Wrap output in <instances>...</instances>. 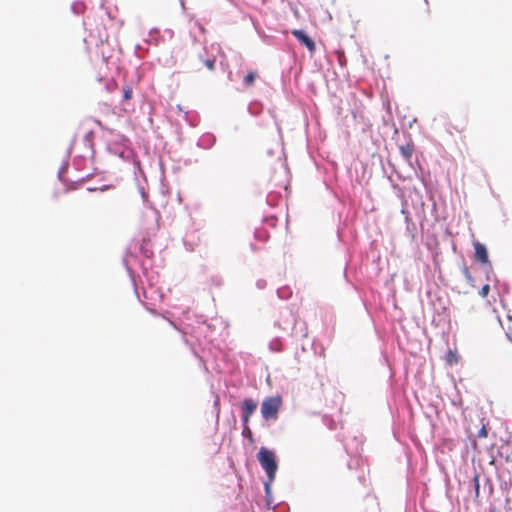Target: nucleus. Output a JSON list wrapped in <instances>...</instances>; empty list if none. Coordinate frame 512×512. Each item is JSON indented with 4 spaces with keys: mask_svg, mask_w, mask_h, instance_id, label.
I'll return each instance as SVG.
<instances>
[{
    "mask_svg": "<svg viewBox=\"0 0 512 512\" xmlns=\"http://www.w3.org/2000/svg\"><path fill=\"white\" fill-rule=\"evenodd\" d=\"M138 250L143 258L150 259L153 256V251L150 245V239L143 237Z\"/></svg>",
    "mask_w": 512,
    "mask_h": 512,
    "instance_id": "6ab92c4d",
    "label": "nucleus"
},
{
    "mask_svg": "<svg viewBox=\"0 0 512 512\" xmlns=\"http://www.w3.org/2000/svg\"><path fill=\"white\" fill-rule=\"evenodd\" d=\"M282 200L280 192L270 191L266 196V202L270 207H276Z\"/></svg>",
    "mask_w": 512,
    "mask_h": 512,
    "instance_id": "393cba45",
    "label": "nucleus"
},
{
    "mask_svg": "<svg viewBox=\"0 0 512 512\" xmlns=\"http://www.w3.org/2000/svg\"><path fill=\"white\" fill-rule=\"evenodd\" d=\"M292 293H293L292 289L288 285L279 287L276 290V294H277L278 298L281 299V300H288V299H290V297L292 296Z\"/></svg>",
    "mask_w": 512,
    "mask_h": 512,
    "instance_id": "c85d7f7f",
    "label": "nucleus"
},
{
    "mask_svg": "<svg viewBox=\"0 0 512 512\" xmlns=\"http://www.w3.org/2000/svg\"><path fill=\"white\" fill-rule=\"evenodd\" d=\"M111 187H112L111 184H104V185L98 187V191L104 192V191L110 189Z\"/></svg>",
    "mask_w": 512,
    "mask_h": 512,
    "instance_id": "052dcab7",
    "label": "nucleus"
},
{
    "mask_svg": "<svg viewBox=\"0 0 512 512\" xmlns=\"http://www.w3.org/2000/svg\"><path fill=\"white\" fill-rule=\"evenodd\" d=\"M500 489L502 491L503 494L506 495V502H509V492L510 490L512 489V478H511V475L509 474V478L508 480H505L503 479L502 477H500Z\"/></svg>",
    "mask_w": 512,
    "mask_h": 512,
    "instance_id": "a878e982",
    "label": "nucleus"
},
{
    "mask_svg": "<svg viewBox=\"0 0 512 512\" xmlns=\"http://www.w3.org/2000/svg\"><path fill=\"white\" fill-rule=\"evenodd\" d=\"M394 194L400 200L401 205L403 203L408 204V200H407V186L394 187Z\"/></svg>",
    "mask_w": 512,
    "mask_h": 512,
    "instance_id": "c756f323",
    "label": "nucleus"
},
{
    "mask_svg": "<svg viewBox=\"0 0 512 512\" xmlns=\"http://www.w3.org/2000/svg\"><path fill=\"white\" fill-rule=\"evenodd\" d=\"M265 508L273 512H290V506L285 501L274 503L272 487H270V494L264 493Z\"/></svg>",
    "mask_w": 512,
    "mask_h": 512,
    "instance_id": "9d476101",
    "label": "nucleus"
},
{
    "mask_svg": "<svg viewBox=\"0 0 512 512\" xmlns=\"http://www.w3.org/2000/svg\"><path fill=\"white\" fill-rule=\"evenodd\" d=\"M494 487L492 480L487 476L483 475L482 491L485 495L490 496L493 493Z\"/></svg>",
    "mask_w": 512,
    "mask_h": 512,
    "instance_id": "7c9ffc66",
    "label": "nucleus"
},
{
    "mask_svg": "<svg viewBox=\"0 0 512 512\" xmlns=\"http://www.w3.org/2000/svg\"><path fill=\"white\" fill-rule=\"evenodd\" d=\"M445 361L447 365L457 364L459 361V355L456 349H448L445 355Z\"/></svg>",
    "mask_w": 512,
    "mask_h": 512,
    "instance_id": "cd10ccee",
    "label": "nucleus"
},
{
    "mask_svg": "<svg viewBox=\"0 0 512 512\" xmlns=\"http://www.w3.org/2000/svg\"><path fill=\"white\" fill-rule=\"evenodd\" d=\"M132 88L130 86L123 87V100L127 101L132 98Z\"/></svg>",
    "mask_w": 512,
    "mask_h": 512,
    "instance_id": "49530a36",
    "label": "nucleus"
},
{
    "mask_svg": "<svg viewBox=\"0 0 512 512\" xmlns=\"http://www.w3.org/2000/svg\"><path fill=\"white\" fill-rule=\"evenodd\" d=\"M254 237L258 241L266 242L268 241L270 235L269 232L264 228H256L254 231Z\"/></svg>",
    "mask_w": 512,
    "mask_h": 512,
    "instance_id": "473e14b6",
    "label": "nucleus"
},
{
    "mask_svg": "<svg viewBox=\"0 0 512 512\" xmlns=\"http://www.w3.org/2000/svg\"><path fill=\"white\" fill-rule=\"evenodd\" d=\"M258 77V72L256 70H250L248 73L243 77V86L244 87H251L254 85L256 79Z\"/></svg>",
    "mask_w": 512,
    "mask_h": 512,
    "instance_id": "bb28decb",
    "label": "nucleus"
},
{
    "mask_svg": "<svg viewBox=\"0 0 512 512\" xmlns=\"http://www.w3.org/2000/svg\"><path fill=\"white\" fill-rule=\"evenodd\" d=\"M87 191H88V192H95V191H98V187H88V188H87Z\"/></svg>",
    "mask_w": 512,
    "mask_h": 512,
    "instance_id": "69168bd1",
    "label": "nucleus"
},
{
    "mask_svg": "<svg viewBox=\"0 0 512 512\" xmlns=\"http://www.w3.org/2000/svg\"><path fill=\"white\" fill-rule=\"evenodd\" d=\"M426 248L431 252L433 262L435 265H437V257L439 256L440 249H439V240L436 234H430L426 237L425 241Z\"/></svg>",
    "mask_w": 512,
    "mask_h": 512,
    "instance_id": "4468645a",
    "label": "nucleus"
},
{
    "mask_svg": "<svg viewBox=\"0 0 512 512\" xmlns=\"http://www.w3.org/2000/svg\"><path fill=\"white\" fill-rule=\"evenodd\" d=\"M451 404L457 408H461L463 405V400L460 393L457 391L455 396L451 398Z\"/></svg>",
    "mask_w": 512,
    "mask_h": 512,
    "instance_id": "37998d69",
    "label": "nucleus"
},
{
    "mask_svg": "<svg viewBox=\"0 0 512 512\" xmlns=\"http://www.w3.org/2000/svg\"><path fill=\"white\" fill-rule=\"evenodd\" d=\"M482 268H483V271L485 273V278L487 281H490L491 280V276L494 277V271H493V266H492V263L489 262V264H483L481 265Z\"/></svg>",
    "mask_w": 512,
    "mask_h": 512,
    "instance_id": "58836bf2",
    "label": "nucleus"
},
{
    "mask_svg": "<svg viewBox=\"0 0 512 512\" xmlns=\"http://www.w3.org/2000/svg\"><path fill=\"white\" fill-rule=\"evenodd\" d=\"M490 292V285L488 283H485L481 289L479 290L478 294L482 297V298H486L488 296Z\"/></svg>",
    "mask_w": 512,
    "mask_h": 512,
    "instance_id": "de8ad7c7",
    "label": "nucleus"
},
{
    "mask_svg": "<svg viewBox=\"0 0 512 512\" xmlns=\"http://www.w3.org/2000/svg\"><path fill=\"white\" fill-rule=\"evenodd\" d=\"M267 286V281L264 279H258L256 281V287L260 290L265 289Z\"/></svg>",
    "mask_w": 512,
    "mask_h": 512,
    "instance_id": "5fc2aeb1",
    "label": "nucleus"
},
{
    "mask_svg": "<svg viewBox=\"0 0 512 512\" xmlns=\"http://www.w3.org/2000/svg\"><path fill=\"white\" fill-rule=\"evenodd\" d=\"M388 181L390 182L391 188L394 191V187H402L399 185L396 180L394 179V176L392 174L387 176Z\"/></svg>",
    "mask_w": 512,
    "mask_h": 512,
    "instance_id": "864d4df0",
    "label": "nucleus"
},
{
    "mask_svg": "<svg viewBox=\"0 0 512 512\" xmlns=\"http://www.w3.org/2000/svg\"><path fill=\"white\" fill-rule=\"evenodd\" d=\"M461 271H462V274L463 276L465 277L466 281L468 282V284L472 287H475V279L474 277L471 275L470 271H469V268L466 266V264H463L462 267H461Z\"/></svg>",
    "mask_w": 512,
    "mask_h": 512,
    "instance_id": "e433bc0d",
    "label": "nucleus"
},
{
    "mask_svg": "<svg viewBox=\"0 0 512 512\" xmlns=\"http://www.w3.org/2000/svg\"><path fill=\"white\" fill-rule=\"evenodd\" d=\"M106 150L110 154L115 155L122 160L131 162L134 169V175L137 177L138 173L141 174L143 176L144 182H146V176L144 170L142 169L141 161L139 160L136 152L131 147V141L126 135L117 133L114 140L107 142Z\"/></svg>",
    "mask_w": 512,
    "mask_h": 512,
    "instance_id": "f03ea898",
    "label": "nucleus"
},
{
    "mask_svg": "<svg viewBox=\"0 0 512 512\" xmlns=\"http://www.w3.org/2000/svg\"><path fill=\"white\" fill-rule=\"evenodd\" d=\"M216 136L211 132L203 133L197 140L196 146L201 149L209 150L216 144Z\"/></svg>",
    "mask_w": 512,
    "mask_h": 512,
    "instance_id": "dca6fc26",
    "label": "nucleus"
},
{
    "mask_svg": "<svg viewBox=\"0 0 512 512\" xmlns=\"http://www.w3.org/2000/svg\"><path fill=\"white\" fill-rule=\"evenodd\" d=\"M407 192L409 194V197H411L413 206L416 208V205L418 203L420 206V209L422 210V212H424L425 203L423 201V197H422L420 190L415 186H412V187L407 186Z\"/></svg>",
    "mask_w": 512,
    "mask_h": 512,
    "instance_id": "f3484780",
    "label": "nucleus"
},
{
    "mask_svg": "<svg viewBox=\"0 0 512 512\" xmlns=\"http://www.w3.org/2000/svg\"><path fill=\"white\" fill-rule=\"evenodd\" d=\"M488 436V428L487 425L482 423L481 428L478 430L476 434V438H486Z\"/></svg>",
    "mask_w": 512,
    "mask_h": 512,
    "instance_id": "c03bdc74",
    "label": "nucleus"
},
{
    "mask_svg": "<svg viewBox=\"0 0 512 512\" xmlns=\"http://www.w3.org/2000/svg\"><path fill=\"white\" fill-rule=\"evenodd\" d=\"M482 490L481 475L474 470V475L469 483V493L473 495L474 501L479 502Z\"/></svg>",
    "mask_w": 512,
    "mask_h": 512,
    "instance_id": "ddd939ff",
    "label": "nucleus"
},
{
    "mask_svg": "<svg viewBox=\"0 0 512 512\" xmlns=\"http://www.w3.org/2000/svg\"><path fill=\"white\" fill-rule=\"evenodd\" d=\"M83 144L90 151L91 157H93L94 154H95V150H94V131L93 130H89V131H87L85 133V135L83 137Z\"/></svg>",
    "mask_w": 512,
    "mask_h": 512,
    "instance_id": "412c9836",
    "label": "nucleus"
},
{
    "mask_svg": "<svg viewBox=\"0 0 512 512\" xmlns=\"http://www.w3.org/2000/svg\"><path fill=\"white\" fill-rule=\"evenodd\" d=\"M473 248H474V257L478 263L483 265V264H489V262H491L489 259L488 249L484 243H481L479 241H474Z\"/></svg>",
    "mask_w": 512,
    "mask_h": 512,
    "instance_id": "f8f14e48",
    "label": "nucleus"
},
{
    "mask_svg": "<svg viewBox=\"0 0 512 512\" xmlns=\"http://www.w3.org/2000/svg\"><path fill=\"white\" fill-rule=\"evenodd\" d=\"M413 151H414V143L412 142V140H410L405 145L399 146V152H400L401 157L410 167H412L414 169L415 175L417 176V178H419V180L421 181V183L425 189L427 198L432 202L431 211H432V214H434L437 211V204L435 201V192H436V188H437V181L432 177L429 170H425L419 164H418L417 168H414L413 160H412Z\"/></svg>",
    "mask_w": 512,
    "mask_h": 512,
    "instance_id": "f257e3e1",
    "label": "nucleus"
},
{
    "mask_svg": "<svg viewBox=\"0 0 512 512\" xmlns=\"http://www.w3.org/2000/svg\"><path fill=\"white\" fill-rule=\"evenodd\" d=\"M100 10L106 16V21L104 19L101 20V24L104 30L112 28L114 25V16L112 15V12L110 10L104 9L102 4Z\"/></svg>",
    "mask_w": 512,
    "mask_h": 512,
    "instance_id": "b1692460",
    "label": "nucleus"
},
{
    "mask_svg": "<svg viewBox=\"0 0 512 512\" xmlns=\"http://www.w3.org/2000/svg\"><path fill=\"white\" fill-rule=\"evenodd\" d=\"M405 223V232L404 236L410 239V242H414L417 236V225L411 218H407L404 220Z\"/></svg>",
    "mask_w": 512,
    "mask_h": 512,
    "instance_id": "a211bd4d",
    "label": "nucleus"
},
{
    "mask_svg": "<svg viewBox=\"0 0 512 512\" xmlns=\"http://www.w3.org/2000/svg\"><path fill=\"white\" fill-rule=\"evenodd\" d=\"M388 166L391 168V174L395 175L397 180L405 182L412 179L411 176H404L402 173H400L391 161H388Z\"/></svg>",
    "mask_w": 512,
    "mask_h": 512,
    "instance_id": "72a5a7b5",
    "label": "nucleus"
},
{
    "mask_svg": "<svg viewBox=\"0 0 512 512\" xmlns=\"http://www.w3.org/2000/svg\"><path fill=\"white\" fill-rule=\"evenodd\" d=\"M505 336L512 343V325H509L507 329H505Z\"/></svg>",
    "mask_w": 512,
    "mask_h": 512,
    "instance_id": "6e6d98bb",
    "label": "nucleus"
},
{
    "mask_svg": "<svg viewBox=\"0 0 512 512\" xmlns=\"http://www.w3.org/2000/svg\"><path fill=\"white\" fill-rule=\"evenodd\" d=\"M499 289H500L498 291L499 296H501V294L507 295L510 292V287H509V284L507 282H503Z\"/></svg>",
    "mask_w": 512,
    "mask_h": 512,
    "instance_id": "8fccbe9b",
    "label": "nucleus"
},
{
    "mask_svg": "<svg viewBox=\"0 0 512 512\" xmlns=\"http://www.w3.org/2000/svg\"><path fill=\"white\" fill-rule=\"evenodd\" d=\"M275 125H276L278 133L281 134V126H280V124L278 123L277 120H275Z\"/></svg>",
    "mask_w": 512,
    "mask_h": 512,
    "instance_id": "0e129e2a",
    "label": "nucleus"
},
{
    "mask_svg": "<svg viewBox=\"0 0 512 512\" xmlns=\"http://www.w3.org/2000/svg\"><path fill=\"white\" fill-rule=\"evenodd\" d=\"M200 61L206 66V68L210 71L215 70L216 57L215 56H207L206 49H203L202 52L199 53Z\"/></svg>",
    "mask_w": 512,
    "mask_h": 512,
    "instance_id": "aec40b11",
    "label": "nucleus"
},
{
    "mask_svg": "<svg viewBox=\"0 0 512 512\" xmlns=\"http://www.w3.org/2000/svg\"><path fill=\"white\" fill-rule=\"evenodd\" d=\"M427 296L430 300V304L433 307V311L435 314H437L441 319H449L450 318V311H449V304L450 300L447 297V295L435 292L432 293V291H427Z\"/></svg>",
    "mask_w": 512,
    "mask_h": 512,
    "instance_id": "39448f33",
    "label": "nucleus"
},
{
    "mask_svg": "<svg viewBox=\"0 0 512 512\" xmlns=\"http://www.w3.org/2000/svg\"><path fill=\"white\" fill-rule=\"evenodd\" d=\"M138 176H141L142 178H143V176L138 173L137 178L135 177V180L137 181L138 191H139L141 198L145 204L148 201V193L145 190V187L143 186V184L138 180Z\"/></svg>",
    "mask_w": 512,
    "mask_h": 512,
    "instance_id": "4c0bfd02",
    "label": "nucleus"
},
{
    "mask_svg": "<svg viewBox=\"0 0 512 512\" xmlns=\"http://www.w3.org/2000/svg\"><path fill=\"white\" fill-rule=\"evenodd\" d=\"M83 158H84L83 155H77V156L74 157L73 164H74L76 169H78V165H79L78 161L83 159Z\"/></svg>",
    "mask_w": 512,
    "mask_h": 512,
    "instance_id": "4d7b16f0",
    "label": "nucleus"
},
{
    "mask_svg": "<svg viewBox=\"0 0 512 512\" xmlns=\"http://www.w3.org/2000/svg\"><path fill=\"white\" fill-rule=\"evenodd\" d=\"M292 35L296 38V40L306 47V49L313 54L316 50V43L313 38L308 34V32L304 29H294L292 30Z\"/></svg>",
    "mask_w": 512,
    "mask_h": 512,
    "instance_id": "1a4fd4ad",
    "label": "nucleus"
},
{
    "mask_svg": "<svg viewBox=\"0 0 512 512\" xmlns=\"http://www.w3.org/2000/svg\"><path fill=\"white\" fill-rule=\"evenodd\" d=\"M196 323H197V326H192L191 327V332L196 334L197 337H204L205 339H207L208 341H213L215 339V336H216V325L211 322V321H208V319L203 316V315H199V316H196Z\"/></svg>",
    "mask_w": 512,
    "mask_h": 512,
    "instance_id": "0eeeda50",
    "label": "nucleus"
},
{
    "mask_svg": "<svg viewBox=\"0 0 512 512\" xmlns=\"http://www.w3.org/2000/svg\"><path fill=\"white\" fill-rule=\"evenodd\" d=\"M269 114L274 120H277L273 110H269Z\"/></svg>",
    "mask_w": 512,
    "mask_h": 512,
    "instance_id": "774afa93",
    "label": "nucleus"
},
{
    "mask_svg": "<svg viewBox=\"0 0 512 512\" xmlns=\"http://www.w3.org/2000/svg\"><path fill=\"white\" fill-rule=\"evenodd\" d=\"M69 166L68 159H64L57 173L58 180L66 186V190H75L78 189L82 183L89 180L92 174H87L86 176L79 177L76 180H70L63 176V174L67 171Z\"/></svg>",
    "mask_w": 512,
    "mask_h": 512,
    "instance_id": "6e6552de",
    "label": "nucleus"
},
{
    "mask_svg": "<svg viewBox=\"0 0 512 512\" xmlns=\"http://www.w3.org/2000/svg\"><path fill=\"white\" fill-rule=\"evenodd\" d=\"M500 304L504 310L508 309L507 303L504 299L500 298Z\"/></svg>",
    "mask_w": 512,
    "mask_h": 512,
    "instance_id": "680f3d73",
    "label": "nucleus"
},
{
    "mask_svg": "<svg viewBox=\"0 0 512 512\" xmlns=\"http://www.w3.org/2000/svg\"><path fill=\"white\" fill-rule=\"evenodd\" d=\"M91 120H92L96 125H98L101 129H106V127L104 126V124L102 123V121H101V120L96 119V118H91Z\"/></svg>",
    "mask_w": 512,
    "mask_h": 512,
    "instance_id": "13d9d810",
    "label": "nucleus"
},
{
    "mask_svg": "<svg viewBox=\"0 0 512 512\" xmlns=\"http://www.w3.org/2000/svg\"><path fill=\"white\" fill-rule=\"evenodd\" d=\"M210 282L213 286L220 288L223 285V278L221 275H212L210 278Z\"/></svg>",
    "mask_w": 512,
    "mask_h": 512,
    "instance_id": "79ce46f5",
    "label": "nucleus"
},
{
    "mask_svg": "<svg viewBox=\"0 0 512 512\" xmlns=\"http://www.w3.org/2000/svg\"><path fill=\"white\" fill-rule=\"evenodd\" d=\"M469 450H470V447H469L468 441L465 439L464 445H463V448L461 451V456L463 458H467L469 456Z\"/></svg>",
    "mask_w": 512,
    "mask_h": 512,
    "instance_id": "603ef678",
    "label": "nucleus"
},
{
    "mask_svg": "<svg viewBox=\"0 0 512 512\" xmlns=\"http://www.w3.org/2000/svg\"><path fill=\"white\" fill-rule=\"evenodd\" d=\"M491 461L493 463L496 460V457H500L505 460V462H512V451L509 447V440H506L504 444L498 447L496 450L494 447L490 449Z\"/></svg>",
    "mask_w": 512,
    "mask_h": 512,
    "instance_id": "9b49d317",
    "label": "nucleus"
},
{
    "mask_svg": "<svg viewBox=\"0 0 512 512\" xmlns=\"http://www.w3.org/2000/svg\"><path fill=\"white\" fill-rule=\"evenodd\" d=\"M263 109H264V105L259 100L251 101L247 108L248 113L252 116H259L263 112Z\"/></svg>",
    "mask_w": 512,
    "mask_h": 512,
    "instance_id": "4be33fe9",
    "label": "nucleus"
},
{
    "mask_svg": "<svg viewBox=\"0 0 512 512\" xmlns=\"http://www.w3.org/2000/svg\"><path fill=\"white\" fill-rule=\"evenodd\" d=\"M326 189L332 194V196L341 204L345 203L344 196L335 190L330 184L324 182Z\"/></svg>",
    "mask_w": 512,
    "mask_h": 512,
    "instance_id": "c9c22d12",
    "label": "nucleus"
},
{
    "mask_svg": "<svg viewBox=\"0 0 512 512\" xmlns=\"http://www.w3.org/2000/svg\"><path fill=\"white\" fill-rule=\"evenodd\" d=\"M291 317H292V324L295 326V325H296V322H297L296 316H294V315L291 313Z\"/></svg>",
    "mask_w": 512,
    "mask_h": 512,
    "instance_id": "338daca9",
    "label": "nucleus"
},
{
    "mask_svg": "<svg viewBox=\"0 0 512 512\" xmlns=\"http://www.w3.org/2000/svg\"><path fill=\"white\" fill-rule=\"evenodd\" d=\"M466 440L468 441L470 449H472L473 451H476L477 447H478L476 437L473 434L469 433L466 437Z\"/></svg>",
    "mask_w": 512,
    "mask_h": 512,
    "instance_id": "a19ab883",
    "label": "nucleus"
},
{
    "mask_svg": "<svg viewBox=\"0 0 512 512\" xmlns=\"http://www.w3.org/2000/svg\"><path fill=\"white\" fill-rule=\"evenodd\" d=\"M256 458L266 474V480L263 482L264 493L270 494V487L276 478V473L279 468V459L276 452L266 446H261L258 449Z\"/></svg>",
    "mask_w": 512,
    "mask_h": 512,
    "instance_id": "20e7f679",
    "label": "nucleus"
},
{
    "mask_svg": "<svg viewBox=\"0 0 512 512\" xmlns=\"http://www.w3.org/2000/svg\"><path fill=\"white\" fill-rule=\"evenodd\" d=\"M449 237H451V232L448 227H445L444 238H449Z\"/></svg>",
    "mask_w": 512,
    "mask_h": 512,
    "instance_id": "e2e57ef3",
    "label": "nucleus"
},
{
    "mask_svg": "<svg viewBox=\"0 0 512 512\" xmlns=\"http://www.w3.org/2000/svg\"><path fill=\"white\" fill-rule=\"evenodd\" d=\"M185 120L191 127H196L199 124L200 118L196 112L190 113L185 111Z\"/></svg>",
    "mask_w": 512,
    "mask_h": 512,
    "instance_id": "2f4dec72",
    "label": "nucleus"
},
{
    "mask_svg": "<svg viewBox=\"0 0 512 512\" xmlns=\"http://www.w3.org/2000/svg\"><path fill=\"white\" fill-rule=\"evenodd\" d=\"M131 258L136 260L137 256L127 252L123 257L122 262L134 287V292L138 300L143 304L146 310H148L151 313H155L156 302H161L163 300L164 294L160 290V288L153 286L152 284H149L146 288H143L142 295L145 300H141L138 292V287L136 284V274L130 265Z\"/></svg>",
    "mask_w": 512,
    "mask_h": 512,
    "instance_id": "7ed1b4c3",
    "label": "nucleus"
},
{
    "mask_svg": "<svg viewBox=\"0 0 512 512\" xmlns=\"http://www.w3.org/2000/svg\"><path fill=\"white\" fill-rule=\"evenodd\" d=\"M258 402L250 397H245L240 403L241 415L251 417L256 411Z\"/></svg>",
    "mask_w": 512,
    "mask_h": 512,
    "instance_id": "2eb2a0df",
    "label": "nucleus"
},
{
    "mask_svg": "<svg viewBox=\"0 0 512 512\" xmlns=\"http://www.w3.org/2000/svg\"><path fill=\"white\" fill-rule=\"evenodd\" d=\"M493 282H494V288L496 289H499L501 287V282L500 280L496 277V275H494V278H493Z\"/></svg>",
    "mask_w": 512,
    "mask_h": 512,
    "instance_id": "bf43d9fd",
    "label": "nucleus"
},
{
    "mask_svg": "<svg viewBox=\"0 0 512 512\" xmlns=\"http://www.w3.org/2000/svg\"><path fill=\"white\" fill-rule=\"evenodd\" d=\"M268 349L273 353H279L284 350V342L281 337H274L268 344Z\"/></svg>",
    "mask_w": 512,
    "mask_h": 512,
    "instance_id": "5701e85b",
    "label": "nucleus"
},
{
    "mask_svg": "<svg viewBox=\"0 0 512 512\" xmlns=\"http://www.w3.org/2000/svg\"><path fill=\"white\" fill-rule=\"evenodd\" d=\"M400 213L404 216V220H406V217L411 218V214L408 210V204L403 203L401 205Z\"/></svg>",
    "mask_w": 512,
    "mask_h": 512,
    "instance_id": "3c124183",
    "label": "nucleus"
},
{
    "mask_svg": "<svg viewBox=\"0 0 512 512\" xmlns=\"http://www.w3.org/2000/svg\"><path fill=\"white\" fill-rule=\"evenodd\" d=\"M283 401L280 395L266 397L261 403V415L266 421L276 420L279 411L282 407Z\"/></svg>",
    "mask_w": 512,
    "mask_h": 512,
    "instance_id": "423d86ee",
    "label": "nucleus"
},
{
    "mask_svg": "<svg viewBox=\"0 0 512 512\" xmlns=\"http://www.w3.org/2000/svg\"><path fill=\"white\" fill-rule=\"evenodd\" d=\"M249 421H250V417H244L243 415H241V425H242L243 436H245V430H248L249 434L252 436V431L249 427Z\"/></svg>",
    "mask_w": 512,
    "mask_h": 512,
    "instance_id": "ea45409f",
    "label": "nucleus"
},
{
    "mask_svg": "<svg viewBox=\"0 0 512 512\" xmlns=\"http://www.w3.org/2000/svg\"><path fill=\"white\" fill-rule=\"evenodd\" d=\"M76 140H77V135H74L73 138L71 139V142H70V145L68 146L67 148V151H66V157L65 159H68L70 158L71 154H72V151H73V148H74V145L76 143Z\"/></svg>",
    "mask_w": 512,
    "mask_h": 512,
    "instance_id": "a18cd8bd",
    "label": "nucleus"
},
{
    "mask_svg": "<svg viewBox=\"0 0 512 512\" xmlns=\"http://www.w3.org/2000/svg\"><path fill=\"white\" fill-rule=\"evenodd\" d=\"M277 217L275 215H270L268 217L263 218V222L269 224L272 227H275L277 224Z\"/></svg>",
    "mask_w": 512,
    "mask_h": 512,
    "instance_id": "09e8293b",
    "label": "nucleus"
},
{
    "mask_svg": "<svg viewBox=\"0 0 512 512\" xmlns=\"http://www.w3.org/2000/svg\"><path fill=\"white\" fill-rule=\"evenodd\" d=\"M85 10V4L81 0H75L71 4V11L75 15H81Z\"/></svg>",
    "mask_w": 512,
    "mask_h": 512,
    "instance_id": "f704fd0d",
    "label": "nucleus"
}]
</instances>
